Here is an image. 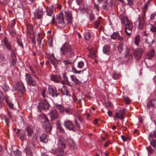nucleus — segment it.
Here are the masks:
<instances>
[{
	"label": "nucleus",
	"mask_w": 156,
	"mask_h": 156,
	"mask_svg": "<svg viewBox=\"0 0 156 156\" xmlns=\"http://www.w3.org/2000/svg\"><path fill=\"white\" fill-rule=\"evenodd\" d=\"M61 53L67 58H71L74 55V52L68 43H65L60 48Z\"/></svg>",
	"instance_id": "nucleus-1"
},
{
	"label": "nucleus",
	"mask_w": 156,
	"mask_h": 156,
	"mask_svg": "<svg viewBox=\"0 0 156 156\" xmlns=\"http://www.w3.org/2000/svg\"><path fill=\"white\" fill-rule=\"evenodd\" d=\"M148 7V4L146 3L142 9V12L138 17L137 20L138 22V27L140 29H142L145 25V22L146 20V13Z\"/></svg>",
	"instance_id": "nucleus-2"
},
{
	"label": "nucleus",
	"mask_w": 156,
	"mask_h": 156,
	"mask_svg": "<svg viewBox=\"0 0 156 156\" xmlns=\"http://www.w3.org/2000/svg\"><path fill=\"white\" fill-rule=\"evenodd\" d=\"M56 25L58 27L63 28L66 26V23L64 20L63 13L60 12L59 14L56 16Z\"/></svg>",
	"instance_id": "nucleus-3"
},
{
	"label": "nucleus",
	"mask_w": 156,
	"mask_h": 156,
	"mask_svg": "<svg viewBox=\"0 0 156 156\" xmlns=\"http://www.w3.org/2000/svg\"><path fill=\"white\" fill-rule=\"evenodd\" d=\"M50 105L48 101L45 100L41 101L37 106L38 109L40 112L42 111H46L48 110L50 107Z\"/></svg>",
	"instance_id": "nucleus-4"
},
{
	"label": "nucleus",
	"mask_w": 156,
	"mask_h": 156,
	"mask_svg": "<svg viewBox=\"0 0 156 156\" xmlns=\"http://www.w3.org/2000/svg\"><path fill=\"white\" fill-rule=\"evenodd\" d=\"M47 58L50 60V62L54 66L56 69L57 66V64H60L61 62L59 59H57L55 57L54 53L50 54L47 53L46 54Z\"/></svg>",
	"instance_id": "nucleus-5"
},
{
	"label": "nucleus",
	"mask_w": 156,
	"mask_h": 156,
	"mask_svg": "<svg viewBox=\"0 0 156 156\" xmlns=\"http://www.w3.org/2000/svg\"><path fill=\"white\" fill-rule=\"evenodd\" d=\"M58 145L57 152L58 156H62L65 153L66 145L61 141L59 142Z\"/></svg>",
	"instance_id": "nucleus-6"
},
{
	"label": "nucleus",
	"mask_w": 156,
	"mask_h": 156,
	"mask_svg": "<svg viewBox=\"0 0 156 156\" xmlns=\"http://www.w3.org/2000/svg\"><path fill=\"white\" fill-rule=\"evenodd\" d=\"M124 25L125 32L127 35L129 36L131 33L133 28L132 23L130 21L127 22V23H126Z\"/></svg>",
	"instance_id": "nucleus-7"
},
{
	"label": "nucleus",
	"mask_w": 156,
	"mask_h": 156,
	"mask_svg": "<svg viewBox=\"0 0 156 156\" xmlns=\"http://www.w3.org/2000/svg\"><path fill=\"white\" fill-rule=\"evenodd\" d=\"M48 90L49 94L52 97H57L59 94L56 88L54 86L49 85Z\"/></svg>",
	"instance_id": "nucleus-8"
},
{
	"label": "nucleus",
	"mask_w": 156,
	"mask_h": 156,
	"mask_svg": "<svg viewBox=\"0 0 156 156\" xmlns=\"http://www.w3.org/2000/svg\"><path fill=\"white\" fill-rule=\"evenodd\" d=\"M125 112L126 109L123 108L116 112L115 115V116L116 118L122 120V122L123 123Z\"/></svg>",
	"instance_id": "nucleus-9"
},
{
	"label": "nucleus",
	"mask_w": 156,
	"mask_h": 156,
	"mask_svg": "<svg viewBox=\"0 0 156 156\" xmlns=\"http://www.w3.org/2000/svg\"><path fill=\"white\" fill-rule=\"evenodd\" d=\"M64 126L68 129L70 130H74L75 126L73 122L69 120H66L64 122Z\"/></svg>",
	"instance_id": "nucleus-10"
},
{
	"label": "nucleus",
	"mask_w": 156,
	"mask_h": 156,
	"mask_svg": "<svg viewBox=\"0 0 156 156\" xmlns=\"http://www.w3.org/2000/svg\"><path fill=\"white\" fill-rule=\"evenodd\" d=\"M56 107L59 112L62 114H64L65 112L68 114L69 112V108H65L64 106L60 105H57Z\"/></svg>",
	"instance_id": "nucleus-11"
},
{
	"label": "nucleus",
	"mask_w": 156,
	"mask_h": 156,
	"mask_svg": "<svg viewBox=\"0 0 156 156\" xmlns=\"http://www.w3.org/2000/svg\"><path fill=\"white\" fill-rule=\"evenodd\" d=\"M50 79L51 80L55 83H60L61 77L59 74H51L50 75Z\"/></svg>",
	"instance_id": "nucleus-12"
},
{
	"label": "nucleus",
	"mask_w": 156,
	"mask_h": 156,
	"mask_svg": "<svg viewBox=\"0 0 156 156\" xmlns=\"http://www.w3.org/2000/svg\"><path fill=\"white\" fill-rule=\"evenodd\" d=\"M148 139L151 145L153 148H156V136L154 135L153 133L152 134H150Z\"/></svg>",
	"instance_id": "nucleus-13"
},
{
	"label": "nucleus",
	"mask_w": 156,
	"mask_h": 156,
	"mask_svg": "<svg viewBox=\"0 0 156 156\" xmlns=\"http://www.w3.org/2000/svg\"><path fill=\"white\" fill-rule=\"evenodd\" d=\"M143 53V49L142 48L137 49L134 51L133 55L136 59L138 60L141 57Z\"/></svg>",
	"instance_id": "nucleus-14"
},
{
	"label": "nucleus",
	"mask_w": 156,
	"mask_h": 156,
	"mask_svg": "<svg viewBox=\"0 0 156 156\" xmlns=\"http://www.w3.org/2000/svg\"><path fill=\"white\" fill-rule=\"evenodd\" d=\"M16 89L18 93H20L22 94H23L25 91V87L22 82H19L17 83Z\"/></svg>",
	"instance_id": "nucleus-15"
},
{
	"label": "nucleus",
	"mask_w": 156,
	"mask_h": 156,
	"mask_svg": "<svg viewBox=\"0 0 156 156\" xmlns=\"http://www.w3.org/2000/svg\"><path fill=\"white\" fill-rule=\"evenodd\" d=\"M34 18L36 19H41L43 16V10L42 9H37L34 13Z\"/></svg>",
	"instance_id": "nucleus-16"
},
{
	"label": "nucleus",
	"mask_w": 156,
	"mask_h": 156,
	"mask_svg": "<svg viewBox=\"0 0 156 156\" xmlns=\"http://www.w3.org/2000/svg\"><path fill=\"white\" fill-rule=\"evenodd\" d=\"M65 14L67 23L70 24L72 23V20L73 19L71 12L69 10L66 11L65 12Z\"/></svg>",
	"instance_id": "nucleus-17"
},
{
	"label": "nucleus",
	"mask_w": 156,
	"mask_h": 156,
	"mask_svg": "<svg viewBox=\"0 0 156 156\" xmlns=\"http://www.w3.org/2000/svg\"><path fill=\"white\" fill-rule=\"evenodd\" d=\"M52 120L57 119L59 117V114L58 111L55 109H54L50 112L49 114Z\"/></svg>",
	"instance_id": "nucleus-18"
},
{
	"label": "nucleus",
	"mask_w": 156,
	"mask_h": 156,
	"mask_svg": "<svg viewBox=\"0 0 156 156\" xmlns=\"http://www.w3.org/2000/svg\"><path fill=\"white\" fill-rule=\"evenodd\" d=\"M4 43L5 45L8 49L12 51L13 53H14V50L12 48L11 43L9 41L8 39L6 37L5 38Z\"/></svg>",
	"instance_id": "nucleus-19"
},
{
	"label": "nucleus",
	"mask_w": 156,
	"mask_h": 156,
	"mask_svg": "<svg viewBox=\"0 0 156 156\" xmlns=\"http://www.w3.org/2000/svg\"><path fill=\"white\" fill-rule=\"evenodd\" d=\"M70 77L71 81H72L75 85H79L81 84V81L78 79L76 76L74 75H70Z\"/></svg>",
	"instance_id": "nucleus-20"
},
{
	"label": "nucleus",
	"mask_w": 156,
	"mask_h": 156,
	"mask_svg": "<svg viewBox=\"0 0 156 156\" xmlns=\"http://www.w3.org/2000/svg\"><path fill=\"white\" fill-rule=\"evenodd\" d=\"M25 131L27 133V135L31 136L33 133V127L31 125H28L26 126Z\"/></svg>",
	"instance_id": "nucleus-21"
},
{
	"label": "nucleus",
	"mask_w": 156,
	"mask_h": 156,
	"mask_svg": "<svg viewBox=\"0 0 156 156\" xmlns=\"http://www.w3.org/2000/svg\"><path fill=\"white\" fill-rule=\"evenodd\" d=\"M119 19L121 20V23L123 24L124 25L127 23V22L130 21L123 14H120Z\"/></svg>",
	"instance_id": "nucleus-22"
},
{
	"label": "nucleus",
	"mask_w": 156,
	"mask_h": 156,
	"mask_svg": "<svg viewBox=\"0 0 156 156\" xmlns=\"http://www.w3.org/2000/svg\"><path fill=\"white\" fill-rule=\"evenodd\" d=\"M155 51L154 50L152 49L148 53L146 56V58L148 59H151L154 55Z\"/></svg>",
	"instance_id": "nucleus-23"
},
{
	"label": "nucleus",
	"mask_w": 156,
	"mask_h": 156,
	"mask_svg": "<svg viewBox=\"0 0 156 156\" xmlns=\"http://www.w3.org/2000/svg\"><path fill=\"white\" fill-rule=\"evenodd\" d=\"M61 90L64 95H66L67 96H70V93L66 86H63L61 89Z\"/></svg>",
	"instance_id": "nucleus-24"
},
{
	"label": "nucleus",
	"mask_w": 156,
	"mask_h": 156,
	"mask_svg": "<svg viewBox=\"0 0 156 156\" xmlns=\"http://www.w3.org/2000/svg\"><path fill=\"white\" fill-rule=\"evenodd\" d=\"M48 136L47 134H44L40 137V141L43 143H47L48 140Z\"/></svg>",
	"instance_id": "nucleus-25"
},
{
	"label": "nucleus",
	"mask_w": 156,
	"mask_h": 156,
	"mask_svg": "<svg viewBox=\"0 0 156 156\" xmlns=\"http://www.w3.org/2000/svg\"><path fill=\"white\" fill-rule=\"evenodd\" d=\"M7 61L6 60L4 55L2 54H0V62L2 63L1 66H3L5 65Z\"/></svg>",
	"instance_id": "nucleus-26"
},
{
	"label": "nucleus",
	"mask_w": 156,
	"mask_h": 156,
	"mask_svg": "<svg viewBox=\"0 0 156 156\" xmlns=\"http://www.w3.org/2000/svg\"><path fill=\"white\" fill-rule=\"evenodd\" d=\"M43 38V35L41 33H38L37 34V41L38 45H41L42 40Z\"/></svg>",
	"instance_id": "nucleus-27"
},
{
	"label": "nucleus",
	"mask_w": 156,
	"mask_h": 156,
	"mask_svg": "<svg viewBox=\"0 0 156 156\" xmlns=\"http://www.w3.org/2000/svg\"><path fill=\"white\" fill-rule=\"evenodd\" d=\"M103 51L105 54L107 55H109L110 53V47L107 45H105L104 46Z\"/></svg>",
	"instance_id": "nucleus-28"
},
{
	"label": "nucleus",
	"mask_w": 156,
	"mask_h": 156,
	"mask_svg": "<svg viewBox=\"0 0 156 156\" xmlns=\"http://www.w3.org/2000/svg\"><path fill=\"white\" fill-rule=\"evenodd\" d=\"M155 100L154 99H152L148 101L147 104V107L148 109H150L151 107L154 106L155 104Z\"/></svg>",
	"instance_id": "nucleus-29"
},
{
	"label": "nucleus",
	"mask_w": 156,
	"mask_h": 156,
	"mask_svg": "<svg viewBox=\"0 0 156 156\" xmlns=\"http://www.w3.org/2000/svg\"><path fill=\"white\" fill-rule=\"evenodd\" d=\"M101 17H99L97 20H96L94 23V28L95 29H97L101 23Z\"/></svg>",
	"instance_id": "nucleus-30"
},
{
	"label": "nucleus",
	"mask_w": 156,
	"mask_h": 156,
	"mask_svg": "<svg viewBox=\"0 0 156 156\" xmlns=\"http://www.w3.org/2000/svg\"><path fill=\"white\" fill-rule=\"evenodd\" d=\"M150 25V30L152 32L156 33V21H154V23H152Z\"/></svg>",
	"instance_id": "nucleus-31"
},
{
	"label": "nucleus",
	"mask_w": 156,
	"mask_h": 156,
	"mask_svg": "<svg viewBox=\"0 0 156 156\" xmlns=\"http://www.w3.org/2000/svg\"><path fill=\"white\" fill-rule=\"evenodd\" d=\"M24 151L27 156H33V153L30 148H26L25 149Z\"/></svg>",
	"instance_id": "nucleus-32"
},
{
	"label": "nucleus",
	"mask_w": 156,
	"mask_h": 156,
	"mask_svg": "<svg viewBox=\"0 0 156 156\" xmlns=\"http://www.w3.org/2000/svg\"><path fill=\"white\" fill-rule=\"evenodd\" d=\"M26 27L27 31L28 33L29 34H31L33 30V27L32 25L30 23H28Z\"/></svg>",
	"instance_id": "nucleus-33"
},
{
	"label": "nucleus",
	"mask_w": 156,
	"mask_h": 156,
	"mask_svg": "<svg viewBox=\"0 0 156 156\" xmlns=\"http://www.w3.org/2000/svg\"><path fill=\"white\" fill-rule=\"evenodd\" d=\"M148 151V154H153L154 153V150L151 147L148 146L146 147Z\"/></svg>",
	"instance_id": "nucleus-34"
},
{
	"label": "nucleus",
	"mask_w": 156,
	"mask_h": 156,
	"mask_svg": "<svg viewBox=\"0 0 156 156\" xmlns=\"http://www.w3.org/2000/svg\"><path fill=\"white\" fill-rule=\"evenodd\" d=\"M140 36L138 35L136 36L135 37L134 41L135 44L137 46H138L139 45V43L140 42Z\"/></svg>",
	"instance_id": "nucleus-35"
},
{
	"label": "nucleus",
	"mask_w": 156,
	"mask_h": 156,
	"mask_svg": "<svg viewBox=\"0 0 156 156\" xmlns=\"http://www.w3.org/2000/svg\"><path fill=\"white\" fill-rule=\"evenodd\" d=\"M47 15L49 16H51L53 12V9L52 7H48L47 9Z\"/></svg>",
	"instance_id": "nucleus-36"
},
{
	"label": "nucleus",
	"mask_w": 156,
	"mask_h": 156,
	"mask_svg": "<svg viewBox=\"0 0 156 156\" xmlns=\"http://www.w3.org/2000/svg\"><path fill=\"white\" fill-rule=\"evenodd\" d=\"M26 138L25 132L23 130L21 132L20 134V138L21 140H25Z\"/></svg>",
	"instance_id": "nucleus-37"
},
{
	"label": "nucleus",
	"mask_w": 156,
	"mask_h": 156,
	"mask_svg": "<svg viewBox=\"0 0 156 156\" xmlns=\"http://www.w3.org/2000/svg\"><path fill=\"white\" fill-rule=\"evenodd\" d=\"M84 66V62L83 61H79L77 64V67L80 69H82Z\"/></svg>",
	"instance_id": "nucleus-38"
},
{
	"label": "nucleus",
	"mask_w": 156,
	"mask_h": 156,
	"mask_svg": "<svg viewBox=\"0 0 156 156\" xmlns=\"http://www.w3.org/2000/svg\"><path fill=\"white\" fill-rule=\"evenodd\" d=\"M84 36L86 39L87 40H90L91 36L90 33L88 31H86L84 34Z\"/></svg>",
	"instance_id": "nucleus-39"
},
{
	"label": "nucleus",
	"mask_w": 156,
	"mask_h": 156,
	"mask_svg": "<svg viewBox=\"0 0 156 156\" xmlns=\"http://www.w3.org/2000/svg\"><path fill=\"white\" fill-rule=\"evenodd\" d=\"M119 36V34L118 32H114L111 36V38L114 40L117 39Z\"/></svg>",
	"instance_id": "nucleus-40"
},
{
	"label": "nucleus",
	"mask_w": 156,
	"mask_h": 156,
	"mask_svg": "<svg viewBox=\"0 0 156 156\" xmlns=\"http://www.w3.org/2000/svg\"><path fill=\"white\" fill-rule=\"evenodd\" d=\"M129 49L128 48H126V53L125 54V55L126 56H129V57L130 59H132V56L131 54L129 53Z\"/></svg>",
	"instance_id": "nucleus-41"
},
{
	"label": "nucleus",
	"mask_w": 156,
	"mask_h": 156,
	"mask_svg": "<svg viewBox=\"0 0 156 156\" xmlns=\"http://www.w3.org/2000/svg\"><path fill=\"white\" fill-rule=\"evenodd\" d=\"M12 152L14 156H21V152L18 149L15 151H12Z\"/></svg>",
	"instance_id": "nucleus-42"
},
{
	"label": "nucleus",
	"mask_w": 156,
	"mask_h": 156,
	"mask_svg": "<svg viewBox=\"0 0 156 156\" xmlns=\"http://www.w3.org/2000/svg\"><path fill=\"white\" fill-rule=\"evenodd\" d=\"M68 145L70 146H74L75 145V144L73 141L70 139H67Z\"/></svg>",
	"instance_id": "nucleus-43"
},
{
	"label": "nucleus",
	"mask_w": 156,
	"mask_h": 156,
	"mask_svg": "<svg viewBox=\"0 0 156 156\" xmlns=\"http://www.w3.org/2000/svg\"><path fill=\"white\" fill-rule=\"evenodd\" d=\"M45 129L46 131L48 133L50 132L51 130V126L49 124H47L45 127Z\"/></svg>",
	"instance_id": "nucleus-44"
},
{
	"label": "nucleus",
	"mask_w": 156,
	"mask_h": 156,
	"mask_svg": "<svg viewBox=\"0 0 156 156\" xmlns=\"http://www.w3.org/2000/svg\"><path fill=\"white\" fill-rule=\"evenodd\" d=\"M120 76V74L116 72H114L112 76V77L114 79H117Z\"/></svg>",
	"instance_id": "nucleus-45"
},
{
	"label": "nucleus",
	"mask_w": 156,
	"mask_h": 156,
	"mask_svg": "<svg viewBox=\"0 0 156 156\" xmlns=\"http://www.w3.org/2000/svg\"><path fill=\"white\" fill-rule=\"evenodd\" d=\"M107 0H105L103 3V5H102V8L104 10H107V7L108 5Z\"/></svg>",
	"instance_id": "nucleus-46"
},
{
	"label": "nucleus",
	"mask_w": 156,
	"mask_h": 156,
	"mask_svg": "<svg viewBox=\"0 0 156 156\" xmlns=\"http://www.w3.org/2000/svg\"><path fill=\"white\" fill-rule=\"evenodd\" d=\"M123 44L121 43H120L118 47V50L119 52H121L122 51L123 49Z\"/></svg>",
	"instance_id": "nucleus-47"
},
{
	"label": "nucleus",
	"mask_w": 156,
	"mask_h": 156,
	"mask_svg": "<svg viewBox=\"0 0 156 156\" xmlns=\"http://www.w3.org/2000/svg\"><path fill=\"white\" fill-rule=\"evenodd\" d=\"M17 42L19 45L23 49L24 48L23 45L22 41L18 38H16Z\"/></svg>",
	"instance_id": "nucleus-48"
},
{
	"label": "nucleus",
	"mask_w": 156,
	"mask_h": 156,
	"mask_svg": "<svg viewBox=\"0 0 156 156\" xmlns=\"http://www.w3.org/2000/svg\"><path fill=\"white\" fill-rule=\"evenodd\" d=\"M62 78L63 80L66 82L68 81V78L67 76V73H64L62 74Z\"/></svg>",
	"instance_id": "nucleus-49"
},
{
	"label": "nucleus",
	"mask_w": 156,
	"mask_h": 156,
	"mask_svg": "<svg viewBox=\"0 0 156 156\" xmlns=\"http://www.w3.org/2000/svg\"><path fill=\"white\" fill-rule=\"evenodd\" d=\"M28 84L30 86H32L34 87L36 85L37 83L36 81L34 80L30 81Z\"/></svg>",
	"instance_id": "nucleus-50"
},
{
	"label": "nucleus",
	"mask_w": 156,
	"mask_h": 156,
	"mask_svg": "<svg viewBox=\"0 0 156 156\" xmlns=\"http://www.w3.org/2000/svg\"><path fill=\"white\" fill-rule=\"evenodd\" d=\"M26 81L27 82L32 78L30 74L28 73H26L25 75Z\"/></svg>",
	"instance_id": "nucleus-51"
},
{
	"label": "nucleus",
	"mask_w": 156,
	"mask_h": 156,
	"mask_svg": "<svg viewBox=\"0 0 156 156\" xmlns=\"http://www.w3.org/2000/svg\"><path fill=\"white\" fill-rule=\"evenodd\" d=\"M123 99L124 101V102L126 104H129L131 101L130 99L127 97H124Z\"/></svg>",
	"instance_id": "nucleus-52"
},
{
	"label": "nucleus",
	"mask_w": 156,
	"mask_h": 156,
	"mask_svg": "<svg viewBox=\"0 0 156 156\" xmlns=\"http://www.w3.org/2000/svg\"><path fill=\"white\" fill-rule=\"evenodd\" d=\"M72 71L74 73H76V74H80L81 72V71H77V70L75 68L73 67V66L72 67Z\"/></svg>",
	"instance_id": "nucleus-53"
},
{
	"label": "nucleus",
	"mask_w": 156,
	"mask_h": 156,
	"mask_svg": "<svg viewBox=\"0 0 156 156\" xmlns=\"http://www.w3.org/2000/svg\"><path fill=\"white\" fill-rule=\"evenodd\" d=\"M64 63L65 65H72V62L71 60H64Z\"/></svg>",
	"instance_id": "nucleus-54"
},
{
	"label": "nucleus",
	"mask_w": 156,
	"mask_h": 156,
	"mask_svg": "<svg viewBox=\"0 0 156 156\" xmlns=\"http://www.w3.org/2000/svg\"><path fill=\"white\" fill-rule=\"evenodd\" d=\"M29 70L31 71V73L32 76H35V71L33 70V68L31 66H30L29 67Z\"/></svg>",
	"instance_id": "nucleus-55"
},
{
	"label": "nucleus",
	"mask_w": 156,
	"mask_h": 156,
	"mask_svg": "<svg viewBox=\"0 0 156 156\" xmlns=\"http://www.w3.org/2000/svg\"><path fill=\"white\" fill-rule=\"evenodd\" d=\"M29 70L31 71V73L32 76H35V71L33 70V68L31 66H30L29 67Z\"/></svg>",
	"instance_id": "nucleus-56"
},
{
	"label": "nucleus",
	"mask_w": 156,
	"mask_h": 156,
	"mask_svg": "<svg viewBox=\"0 0 156 156\" xmlns=\"http://www.w3.org/2000/svg\"><path fill=\"white\" fill-rule=\"evenodd\" d=\"M29 70L31 71V73L32 76H35V71L33 70V68L31 66H30L29 67Z\"/></svg>",
	"instance_id": "nucleus-57"
},
{
	"label": "nucleus",
	"mask_w": 156,
	"mask_h": 156,
	"mask_svg": "<svg viewBox=\"0 0 156 156\" xmlns=\"http://www.w3.org/2000/svg\"><path fill=\"white\" fill-rule=\"evenodd\" d=\"M16 62V57L15 55L13 56L12 58V62L13 65H14Z\"/></svg>",
	"instance_id": "nucleus-58"
},
{
	"label": "nucleus",
	"mask_w": 156,
	"mask_h": 156,
	"mask_svg": "<svg viewBox=\"0 0 156 156\" xmlns=\"http://www.w3.org/2000/svg\"><path fill=\"white\" fill-rule=\"evenodd\" d=\"M6 102L8 105L11 108L13 109L14 106L13 104L8 100L6 101Z\"/></svg>",
	"instance_id": "nucleus-59"
},
{
	"label": "nucleus",
	"mask_w": 156,
	"mask_h": 156,
	"mask_svg": "<svg viewBox=\"0 0 156 156\" xmlns=\"http://www.w3.org/2000/svg\"><path fill=\"white\" fill-rule=\"evenodd\" d=\"M155 15L154 14H152L150 16V20L152 21V23H154V21H155L154 17Z\"/></svg>",
	"instance_id": "nucleus-60"
},
{
	"label": "nucleus",
	"mask_w": 156,
	"mask_h": 156,
	"mask_svg": "<svg viewBox=\"0 0 156 156\" xmlns=\"http://www.w3.org/2000/svg\"><path fill=\"white\" fill-rule=\"evenodd\" d=\"M94 8L95 9V11L96 12H98L99 10V8L98 5H97L96 4H94Z\"/></svg>",
	"instance_id": "nucleus-61"
},
{
	"label": "nucleus",
	"mask_w": 156,
	"mask_h": 156,
	"mask_svg": "<svg viewBox=\"0 0 156 156\" xmlns=\"http://www.w3.org/2000/svg\"><path fill=\"white\" fill-rule=\"evenodd\" d=\"M128 4L130 6H132L134 4L133 2V0H126Z\"/></svg>",
	"instance_id": "nucleus-62"
},
{
	"label": "nucleus",
	"mask_w": 156,
	"mask_h": 156,
	"mask_svg": "<svg viewBox=\"0 0 156 156\" xmlns=\"http://www.w3.org/2000/svg\"><path fill=\"white\" fill-rule=\"evenodd\" d=\"M48 44L49 47H52L53 46V40L52 38L49 39L48 41Z\"/></svg>",
	"instance_id": "nucleus-63"
},
{
	"label": "nucleus",
	"mask_w": 156,
	"mask_h": 156,
	"mask_svg": "<svg viewBox=\"0 0 156 156\" xmlns=\"http://www.w3.org/2000/svg\"><path fill=\"white\" fill-rule=\"evenodd\" d=\"M45 92L46 89L44 88L43 89L41 93V94L42 97L44 98H45L47 97V96L45 95Z\"/></svg>",
	"instance_id": "nucleus-64"
}]
</instances>
